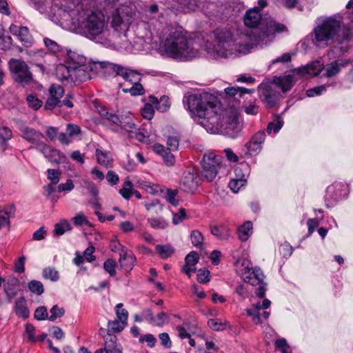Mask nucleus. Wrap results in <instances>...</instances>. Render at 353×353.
I'll use <instances>...</instances> for the list:
<instances>
[{
    "instance_id": "f257e3e1",
    "label": "nucleus",
    "mask_w": 353,
    "mask_h": 353,
    "mask_svg": "<svg viewBox=\"0 0 353 353\" xmlns=\"http://www.w3.org/2000/svg\"><path fill=\"white\" fill-rule=\"evenodd\" d=\"M185 108L192 117L202 119L201 124L207 131L218 133L224 128L225 111L219 98L207 92L183 97Z\"/></svg>"
},
{
    "instance_id": "f03ea898",
    "label": "nucleus",
    "mask_w": 353,
    "mask_h": 353,
    "mask_svg": "<svg viewBox=\"0 0 353 353\" xmlns=\"http://www.w3.org/2000/svg\"><path fill=\"white\" fill-rule=\"evenodd\" d=\"M310 37L313 44L319 48H325L332 43L334 49L345 52L350 48L353 29L341 27L339 21L330 17L315 27Z\"/></svg>"
},
{
    "instance_id": "7ed1b4c3",
    "label": "nucleus",
    "mask_w": 353,
    "mask_h": 353,
    "mask_svg": "<svg viewBox=\"0 0 353 353\" xmlns=\"http://www.w3.org/2000/svg\"><path fill=\"white\" fill-rule=\"evenodd\" d=\"M164 34L163 48L169 57L187 61L199 57V50L181 26L168 27Z\"/></svg>"
},
{
    "instance_id": "20e7f679",
    "label": "nucleus",
    "mask_w": 353,
    "mask_h": 353,
    "mask_svg": "<svg viewBox=\"0 0 353 353\" xmlns=\"http://www.w3.org/2000/svg\"><path fill=\"white\" fill-rule=\"evenodd\" d=\"M247 27L253 28L252 41L256 43H268L272 40L276 32L285 30V26L272 19H262L258 8L248 10L243 18Z\"/></svg>"
},
{
    "instance_id": "39448f33",
    "label": "nucleus",
    "mask_w": 353,
    "mask_h": 353,
    "mask_svg": "<svg viewBox=\"0 0 353 353\" xmlns=\"http://www.w3.org/2000/svg\"><path fill=\"white\" fill-rule=\"evenodd\" d=\"M107 21L101 12H92L81 23L85 37L91 40L101 39L106 29Z\"/></svg>"
},
{
    "instance_id": "423d86ee",
    "label": "nucleus",
    "mask_w": 353,
    "mask_h": 353,
    "mask_svg": "<svg viewBox=\"0 0 353 353\" xmlns=\"http://www.w3.org/2000/svg\"><path fill=\"white\" fill-rule=\"evenodd\" d=\"M214 55L217 57L226 58L232 54L234 41L230 30L227 28H217L214 31Z\"/></svg>"
},
{
    "instance_id": "0eeeda50",
    "label": "nucleus",
    "mask_w": 353,
    "mask_h": 353,
    "mask_svg": "<svg viewBox=\"0 0 353 353\" xmlns=\"http://www.w3.org/2000/svg\"><path fill=\"white\" fill-rule=\"evenodd\" d=\"M8 68L15 82L26 85L33 81V74L24 61L12 58L8 61Z\"/></svg>"
},
{
    "instance_id": "6e6552de",
    "label": "nucleus",
    "mask_w": 353,
    "mask_h": 353,
    "mask_svg": "<svg viewBox=\"0 0 353 353\" xmlns=\"http://www.w3.org/2000/svg\"><path fill=\"white\" fill-rule=\"evenodd\" d=\"M101 68L105 69V72H113L117 76H121L126 81L131 83L140 81L141 79V74L137 70H132L130 68H125L121 65L110 63L108 61H101L98 63Z\"/></svg>"
},
{
    "instance_id": "1a4fd4ad",
    "label": "nucleus",
    "mask_w": 353,
    "mask_h": 353,
    "mask_svg": "<svg viewBox=\"0 0 353 353\" xmlns=\"http://www.w3.org/2000/svg\"><path fill=\"white\" fill-rule=\"evenodd\" d=\"M223 157L213 152L203 157L202 176L208 181H212L216 176L219 170L222 165Z\"/></svg>"
},
{
    "instance_id": "9d476101",
    "label": "nucleus",
    "mask_w": 353,
    "mask_h": 353,
    "mask_svg": "<svg viewBox=\"0 0 353 353\" xmlns=\"http://www.w3.org/2000/svg\"><path fill=\"white\" fill-rule=\"evenodd\" d=\"M259 91L260 98L266 108H272L279 103L281 95L276 88L268 84H261Z\"/></svg>"
},
{
    "instance_id": "9b49d317",
    "label": "nucleus",
    "mask_w": 353,
    "mask_h": 353,
    "mask_svg": "<svg viewBox=\"0 0 353 353\" xmlns=\"http://www.w3.org/2000/svg\"><path fill=\"white\" fill-rule=\"evenodd\" d=\"M345 185L341 183H334L326 189L325 201L326 207L330 208L334 206L345 196Z\"/></svg>"
},
{
    "instance_id": "f8f14e48",
    "label": "nucleus",
    "mask_w": 353,
    "mask_h": 353,
    "mask_svg": "<svg viewBox=\"0 0 353 353\" xmlns=\"http://www.w3.org/2000/svg\"><path fill=\"white\" fill-rule=\"evenodd\" d=\"M100 62H94L92 63L85 64L83 63L79 66L74 67V78L72 82L77 81H86L91 79L90 72L96 70L97 72V69L104 70V68H101L98 63Z\"/></svg>"
},
{
    "instance_id": "ddd939ff",
    "label": "nucleus",
    "mask_w": 353,
    "mask_h": 353,
    "mask_svg": "<svg viewBox=\"0 0 353 353\" xmlns=\"http://www.w3.org/2000/svg\"><path fill=\"white\" fill-rule=\"evenodd\" d=\"M118 126L128 132L130 138L141 142H147L148 137L136 127L132 119L128 117L121 119Z\"/></svg>"
},
{
    "instance_id": "4468645a",
    "label": "nucleus",
    "mask_w": 353,
    "mask_h": 353,
    "mask_svg": "<svg viewBox=\"0 0 353 353\" xmlns=\"http://www.w3.org/2000/svg\"><path fill=\"white\" fill-rule=\"evenodd\" d=\"M38 147L45 157L52 163L59 164L64 163L66 160L65 155L55 148L44 143H38Z\"/></svg>"
},
{
    "instance_id": "2eb2a0df",
    "label": "nucleus",
    "mask_w": 353,
    "mask_h": 353,
    "mask_svg": "<svg viewBox=\"0 0 353 353\" xmlns=\"http://www.w3.org/2000/svg\"><path fill=\"white\" fill-rule=\"evenodd\" d=\"M170 8L176 11L189 13L200 7L197 0H167Z\"/></svg>"
},
{
    "instance_id": "dca6fc26",
    "label": "nucleus",
    "mask_w": 353,
    "mask_h": 353,
    "mask_svg": "<svg viewBox=\"0 0 353 353\" xmlns=\"http://www.w3.org/2000/svg\"><path fill=\"white\" fill-rule=\"evenodd\" d=\"M271 305V301L269 299H265L262 303L260 301L254 304L252 308L246 309V313L248 316L252 317V321L255 325L262 323L260 312L262 309H268Z\"/></svg>"
},
{
    "instance_id": "f3484780",
    "label": "nucleus",
    "mask_w": 353,
    "mask_h": 353,
    "mask_svg": "<svg viewBox=\"0 0 353 353\" xmlns=\"http://www.w3.org/2000/svg\"><path fill=\"white\" fill-rule=\"evenodd\" d=\"M199 179L197 175L188 172L185 173L180 184V188L186 192H193L199 187Z\"/></svg>"
},
{
    "instance_id": "a211bd4d",
    "label": "nucleus",
    "mask_w": 353,
    "mask_h": 353,
    "mask_svg": "<svg viewBox=\"0 0 353 353\" xmlns=\"http://www.w3.org/2000/svg\"><path fill=\"white\" fill-rule=\"evenodd\" d=\"M350 63V60L345 59H338L327 65L325 68V74L327 77H335L339 74L343 68H346Z\"/></svg>"
},
{
    "instance_id": "6ab92c4d",
    "label": "nucleus",
    "mask_w": 353,
    "mask_h": 353,
    "mask_svg": "<svg viewBox=\"0 0 353 353\" xmlns=\"http://www.w3.org/2000/svg\"><path fill=\"white\" fill-rule=\"evenodd\" d=\"M57 79L60 81L72 82L74 78V66L65 62L57 65L55 71Z\"/></svg>"
},
{
    "instance_id": "aec40b11",
    "label": "nucleus",
    "mask_w": 353,
    "mask_h": 353,
    "mask_svg": "<svg viewBox=\"0 0 353 353\" xmlns=\"http://www.w3.org/2000/svg\"><path fill=\"white\" fill-rule=\"evenodd\" d=\"M104 340V347L97 350L94 353H121V350L117 347V338L114 334H108Z\"/></svg>"
},
{
    "instance_id": "412c9836",
    "label": "nucleus",
    "mask_w": 353,
    "mask_h": 353,
    "mask_svg": "<svg viewBox=\"0 0 353 353\" xmlns=\"http://www.w3.org/2000/svg\"><path fill=\"white\" fill-rule=\"evenodd\" d=\"M4 292L8 299L11 302L17 293L20 291V282L16 277L8 279L3 285Z\"/></svg>"
},
{
    "instance_id": "4be33fe9",
    "label": "nucleus",
    "mask_w": 353,
    "mask_h": 353,
    "mask_svg": "<svg viewBox=\"0 0 353 353\" xmlns=\"http://www.w3.org/2000/svg\"><path fill=\"white\" fill-rule=\"evenodd\" d=\"M19 130L21 132V137L29 142L37 143V142L43 137L41 132L34 130V128H29L23 124L19 127Z\"/></svg>"
},
{
    "instance_id": "5701e85b",
    "label": "nucleus",
    "mask_w": 353,
    "mask_h": 353,
    "mask_svg": "<svg viewBox=\"0 0 353 353\" xmlns=\"http://www.w3.org/2000/svg\"><path fill=\"white\" fill-rule=\"evenodd\" d=\"M135 257L133 256L132 252H128L124 249L121 250L119 262L123 269H124L125 271L131 270L135 263Z\"/></svg>"
},
{
    "instance_id": "b1692460",
    "label": "nucleus",
    "mask_w": 353,
    "mask_h": 353,
    "mask_svg": "<svg viewBox=\"0 0 353 353\" xmlns=\"http://www.w3.org/2000/svg\"><path fill=\"white\" fill-rule=\"evenodd\" d=\"M14 312L17 316L23 319H27L29 316L30 312L27 307L26 299L24 296H21L15 301Z\"/></svg>"
},
{
    "instance_id": "393cba45",
    "label": "nucleus",
    "mask_w": 353,
    "mask_h": 353,
    "mask_svg": "<svg viewBox=\"0 0 353 353\" xmlns=\"http://www.w3.org/2000/svg\"><path fill=\"white\" fill-rule=\"evenodd\" d=\"M64 62L71 66H79L86 62V58L75 52L67 50L64 58Z\"/></svg>"
},
{
    "instance_id": "a878e982",
    "label": "nucleus",
    "mask_w": 353,
    "mask_h": 353,
    "mask_svg": "<svg viewBox=\"0 0 353 353\" xmlns=\"http://www.w3.org/2000/svg\"><path fill=\"white\" fill-rule=\"evenodd\" d=\"M318 63L308 64L305 66L296 68L293 70L294 74L299 75L301 77H306L307 75L316 76L319 73V68Z\"/></svg>"
},
{
    "instance_id": "bb28decb",
    "label": "nucleus",
    "mask_w": 353,
    "mask_h": 353,
    "mask_svg": "<svg viewBox=\"0 0 353 353\" xmlns=\"http://www.w3.org/2000/svg\"><path fill=\"white\" fill-rule=\"evenodd\" d=\"M150 102L154 105L157 110L161 112H166L170 107L171 103L168 96L163 95L158 99L156 97L150 96Z\"/></svg>"
},
{
    "instance_id": "cd10ccee",
    "label": "nucleus",
    "mask_w": 353,
    "mask_h": 353,
    "mask_svg": "<svg viewBox=\"0 0 353 353\" xmlns=\"http://www.w3.org/2000/svg\"><path fill=\"white\" fill-rule=\"evenodd\" d=\"M265 276L260 268H254L250 274L244 277V281L246 283H249L252 285H256L258 284H261L264 283L263 279Z\"/></svg>"
},
{
    "instance_id": "c85d7f7f",
    "label": "nucleus",
    "mask_w": 353,
    "mask_h": 353,
    "mask_svg": "<svg viewBox=\"0 0 353 353\" xmlns=\"http://www.w3.org/2000/svg\"><path fill=\"white\" fill-rule=\"evenodd\" d=\"M97 163L105 168L111 167L112 158L110 152L97 148L95 151Z\"/></svg>"
},
{
    "instance_id": "c756f323",
    "label": "nucleus",
    "mask_w": 353,
    "mask_h": 353,
    "mask_svg": "<svg viewBox=\"0 0 353 353\" xmlns=\"http://www.w3.org/2000/svg\"><path fill=\"white\" fill-rule=\"evenodd\" d=\"M275 83L279 86L283 92L289 91L294 84V74H288L274 80Z\"/></svg>"
},
{
    "instance_id": "7c9ffc66",
    "label": "nucleus",
    "mask_w": 353,
    "mask_h": 353,
    "mask_svg": "<svg viewBox=\"0 0 353 353\" xmlns=\"http://www.w3.org/2000/svg\"><path fill=\"white\" fill-rule=\"evenodd\" d=\"M237 273L243 278L248 276L253 268L250 266V262L247 259H242L236 263Z\"/></svg>"
},
{
    "instance_id": "2f4dec72",
    "label": "nucleus",
    "mask_w": 353,
    "mask_h": 353,
    "mask_svg": "<svg viewBox=\"0 0 353 353\" xmlns=\"http://www.w3.org/2000/svg\"><path fill=\"white\" fill-rule=\"evenodd\" d=\"M210 232L219 239H227L230 235V230L225 225H210Z\"/></svg>"
},
{
    "instance_id": "473e14b6",
    "label": "nucleus",
    "mask_w": 353,
    "mask_h": 353,
    "mask_svg": "<svg viewBox=\"0 0 353 353\" xmlns=\"http://www.w3.org/2000/svg\"><path fill=\"white\" fill-rule=\"evenodd\" d=\"M155 250L161 258L168 259L172 255L174 248L170 244H159L156 246Z\"/></svg>"
},
{
    "instance_id": "72a5a7b5",
    "label": "nucleus",
    "mask_w": 353,
    "mask_h": 353,
    "mask_svg": "<svg viewBox=\"0 0 353 353\" xmlns=\"http://www.w3.org/2000/svg\"><path fill=\"white\" fill-rule=\"evenodd\" d=\"M252 229V223L251 221H247L242 225H241L238 229V236L239 238L242 241H245L248 239L251 230Z\"/></svg>"
},
{
    "instance_id": "f704fd0d",
    "label": "nucleus",
    "mask_w": 353,
    "mask_h": 353,
    "mask_svg": "<svg viewBox=\"0 0 353 353\" xmlns=\"http://www.w3.org/2000/svg\"><path fill=\"white\" fill-rule=\"evenodd\" d=\"M190 237L191 242L194 247H196L200 250H203L204 248V247H203L204 237H203L202 233L199 230H194L192 231Z\"/></svg>"
},
{
    "instance_id": "c9c22d12",
    "label": "nucleus",
    "mask_w": 353,
    "mask_h": 353,
    "mask_svg": "<svg viewBox=\"0 0 353 353\" xmlns=\"http://www.w3.org/2000/svg\"><path fill=\"white\" fill-rule=\"evenodd\" d=\"M17 36L24 46L29 47L31 46L32 38L29 34L28 28L20 27L18 30Z\"/></svg>"
},
{
    "instance_id": "e433bc0d",
    "label": "nucleus",
    "mask_w": 353,
    "mask_h": 353,
    "mask_svg": "<svg viewBox=\"0 0 353 353\" xmlns=\"http://www.w3.org/2000/svg\"><path fill=\"white\" fill-rule=\"evenodd\" d=\"M148 222L152 228L156 230H164L168 226V222L162 217L149 218Z\"/></svg>"
},
{
    "instance_id": "4c0bfd02",
    "label": "nucleus",
    "mask_w": 353,
    "mask_h": 353,
    "mask_svg": "<svg viewBox=\"0 0 353 353\" xmlns=\"http://www.w3.org/2000/svg\"><path fill=\"white\" fill-rule=\"evenodd\" d=\"M229 323L226 321H223L221 319H210L208 321V326L214 331L224 330Z\"/></svg>"
},
{
    "instance_id": "58836bf2",
    "label": "nucleus",
    "mask_w": 353,
    "mask_h": 353,
    "mask_svg": "<svg viewBox=\"0 0 353 353\" xmlns=\"http://www.w3.org/2000/svg\"><path fill=\"white\" fill-rule=\"evenodd\" d=\"M71 230L72 227L70 223L67 220H63L55 224L53 232L55 235L61 236L66 231H70Z\"/></svg>"
},
{
    "instance_id": "ea45409f",
    "label": "nucleus",
    "mask_w": 353,
    "mask_h": 353,
    "mask_svg": "<svg viewBox=\"0 0 353 353\" xmlns=\"http://www.w3.org/2000/svg\"><path fill=\"white\" fill-rule=\"evenodd\" d=\"M29 290L37 295H41L44 292L43 285L41 281L32 280L28 283Z\"/></svg>"
},
{
    "instance_id": "a19ab883",
    "label": "nucleus",
    "mask_w": 353,
    "mask_h": 353,
    "mask_svg": "<svg viewBox=\"0 0 353 353\" xmlns=\"http://www.w3.org/2000/svg\"><path fill=\"white\" fill-rule=\"evenodd\" d=\"M132 86L130 88H123V92L127 93L129 92L132 96L142 95L145 90L143 85L139 83V81L132 83Z\"/></svg>"
},
{
    "instance_id": "79ce46f5",
    "label": "nucleus",
    "mask_w": 353,
    "mask_h": 353,
    "mask_svg": "<svg viewBox=\"0 0 353 353\" xmlns=\"http://www.w3.org/2000/svg\"><path fill=\"white\" fill-rule=\"evenodd\" d=\"M126 325H127V323H125L117 319L114 321H109L108 322V332H120L124 329V327H125ZM108 334H110V333H108Z\"/></svg>"
},
{
    "instance_id": "37998d69",
    "label": "nucleus",
    "mask_w": 353,
    "mask_h": 353,
    "mask_svg": "<svg viewBox=\"0 0 353 353\" xmlns=\"http://www.w3.org/2000/svg\"><path fill=\"white\" fill-rule=\"evenodd\" d=\"M133 183L130 181H125L123 184V188L119 190V193L125 199H129L132 195Z\"/></svg>"
},
{
    "instance_id": "c03bdc74",
    "label": "nucleus",
    "mask_w": 353,
    "mask_h": 353,
    "mask_svg": "<svg viewBox=\"0 0 353 353\" xmlns=\"http://www.w3.org/2000/svg\"><path fill=\"white\" fill-rule=\"evenodd\" d=\"M246 183V179L244 178L232 179L228 184L230 190L234 192H238L241 187L244 186Z\"/></svg>"
},
{
    "instance_id": "a18cd8bd",
    "label": "nucleus",
    "mask_w": 353,
    "mask_h": 353,
    "mask_svg": "<svg viewBox=\"0 0 353 353\" xmlns=\"http://www.w3.org/2000/svg\"><path fill=\"white\" fill-rule=\"evenodd\" d=\"M261 145L262 144L251 139L245 145L248 150L247 153L250 156L259 153L261 150Z\"/></svg>"
},
{
    "instance_id": "49530a36",
    "label": "nucleus",
    "mask_w": 353,
    "mask_h": 353,
    "mask_svg": "<svg viewBox=\"0 0 353 353\" xmlns=\"http://www.w3.org/2000/svg\"><path fill=\"white\" fill-rule=\"evenodd\" d=\"M42 274L45 279H50L52 281H57L59 279L58 271L53 268H46L43 269Z\"/></svg>"
},
{
    "instance_id": "de8ad7c7",
    "label": "nucleus",
    "mask_w": 353,
    "mask_h": 353,
    "mask_svg": "<svg viewBox=\"0 0 353 353\" xmlns=\"http://www.w3.org/2000/svg\"><path fill=\"white\" fill-rule=\"evenodd\" d=\"M61 172L57 169H48L47 170V178L53 184H57L61 179Z\"/></svg>"
},
{
    "instance_id": "09e8293b",
    "label": "nucleus",
    "mask_w": 353,
    "mask_h": 353,
    "mask_svg": "<svg viewBox=\"0 0 353 353\" xmlns=\"http://www.w3.org/2000/svg\"><path fill=\"white\" fill-rule=\"evenodd\" d=\"M43 42L46 47L49 50L50 52L57 54L61 51V46L54 41L49 38H45L43 39Z\"/></svg>"
},
{
    "instance_id": "8fccbe9b",
    "label": "nucleus",
    "mask_w": 353,
    "mask_h": 353,
    "mask_svg": "<svg viewBox=\"0 0 353 353\" xmlns=\"http://www.w3.org/2000/svg\"><path fill=\"white\" fill-rule=\"evenodd\" d=\"M50 95L59 100L64 94V90L62 86L57 84H52L49 89Z\"/></svg>"
},
{
    "instance_id": "3c124183",
    "label": "nucleus",
    "mask_w": 353,
    "mask_h": 353,
    "mask_svg": "<svg viewBox=\"0 0 353 353\" xmlns=\"http://www.w3.org/2000/svg\"><path fill=\"white\" fill-rule=\"evenodd\" d=\"M283 121L280 118H276L274 121L269 123L267 127V132L270 134L272 132L277 133L283 126Z\"/></svg>"
},
{
    "instance_id": "603ef678",
    "label": "nucleus",
    "mask_w": 353,
    "mask_h": 353,
    "mask_svg": "<svg viewBox=\"0 0 353 353\" xmlns=\"http://www.w3.org/2000/svg\"><path fill=\"white\" fill-rule=\"evenodd\" d=\"M123 303H120L116 305L117 319L127 323L128 312L125 309L122 308Z\"/></svg>"
},
{
    "instance_id": "864d4df0",
    "label": "nucleus",
    "mask_w": 353,
    "mask_h": 353,
    "mask_svg": "<svg viewBox=\"0 0 353 353\" xmlns=\"http://www.w3.org/2000/svg\"><path fill=\"white\" fill-rule=\"evenodd\" d=\"M50 316H48V320L54 321L57 318L63 316L65 310L63 307H59L57 305H55L50 309Z\"/></svg>"
},
{
    "instance_id": "5fc2aeb1",
    "label": "nucleus",
    "mask_w": 353,
    "mask_h": 353,
    "mask_svg": "<svg viewBox=\"0 0 353 353\" xmlns=\"http://www.w3.org/2000/svg\"><path fill=\"white\" fill-rule=\"evenodd\" d=\"M154 110L151 103H145L141 109V115L144 119L150 120L153 118Z\"/></svg>"
},
{
    "instance_id": "6e6d98bb",
    "label": "nucleus",
    "mask_w": 353,
    "mask_h": 353,
    "mask_svg": "<svg viewBox=\"0 0 353 353\" xmlns=\"http://www.w3.org/2000/svg\"><path fill=\"white\" fill-rule=\"evenodd\" d=\"M104 270L109 273L110 276L116 275V262L114 260L108 259L103 263Z\"/></svg>"
},
{
    "instance_id": "4d7b16f0",
    "label": "nucleus",
    "mask_w": 353,
    "mask_h": 353,
    "mask_svg": "<svg viewBox=\"0 0 353 353\" xmlns=\"http://www.w3.org/2000/svg\"><path fill=\"white\" fill-rule=\"evenodd\" d=\"M26 101L28 102V105L34 110H38L39 108H40L43 103L42 101L39 99L33 94L28 95Z\"/></svg>"
},
{
    "instance_id": "13d9d810",
    "label": "nucleus",
    "mask_w": 353,
    "mask_h": 353,
    "mask_svg": "<svg viewBox=\"0 0 353 353\" xmlns=\"http://www.w3.org/2000/svg\"><path fill=\"white\" fill-rule=\"evenodd\" d=\"M34 316L39 321L48 319L47 308L45 306H40L35 310Z\"/></svg>"
},
{
    "instance_id": "bf43d9fd",
    "label": "nucleus",
    "mask_w": 353,
    "mask_h": 353,
    "mask_svg": "<svg viewBox=\"0 0 353 353\" xmlns=\"http://www.w3.org/2000/svg\"><path fill=\"white\" fill-rule=\"evenodd\" d=\"M279 252L283 257L288 258L292 255L293 248L288 243H284L280 245Z\"/></svg>"
},
{
    "instance_id": "052dcab7",
    "label": "nucleus",
    "mask_w": 353,
    "mask_h": 353,
    "mask_svg": "<svg viewBox=\"0 0 353 353\" xmlns=\"http://www.w3.org/2000/svg\"><path fill=\"white\" fill-rule=\"evenodd\" d=\"M55 107H61V100L50 96L46 102L45 108L52 110Z\"/></svg>"
},
{
    "instance_id": "680f3d73",
    "label": "nucleus",
    "mask_w": 353,
    "mask_h": 353,
    "mask_svg": "<svg viewBox=\"0 0 353 353\" xmlns=\"http://www.w3.org/2000/svg\"><path fill=\"white\" fill-rule=\"evenodd\" d=\"M178 194L177 190L168 189L165 194L166 200L172 205L176 206L178 205V201L175 199V196Z\"/></svg>"
},
{
    "instance_id": "e2e57ef3",
    "label": "nucleus",
    "mask_w": 353,
    "mask_h": 353,
    "mask_svg": "<svg viewBox=\"0 0 353 353\" xmlns=\"http://www.w3.org/2000/svg\"><path fill=\"white\" fill-rule=\"evenodd\" d=\"M325 85L316 86L313 88H310L306 91V94L309 97H313L315 96L321 95L323 92H325Z\"/></svg>"
},
{
    "instance_id": "0e129e2a",
    "label": "nucleus",
    "mask_w": 353,
    "mask_h": 353,
    "mask_svg": "<svg viewBox=\"0 0 353 353\" xmlns=\"http://www.w3.org/2000/svg\"><path fill=\"white\" fill-rule=\"evenodd\" d=\"M72 221L76 226L88 225L89 221L85 218L82 212H79L72 218Z\"/></svg>"
},
{
    "instance_id": "69168bd1",
    "label": "nucleus",
    "mask_w": 353,
    "mask_h": 353,
    "mask_svg": "<svg viewBox=\"0 0 353 353\" xmlns=\"http://www.w3.org/2000/svg\"><path fill=\"white\" fill-rule=\"evenodd\" d=\"M185 264L188 265L194 266L199 261L198 253L192 251L185 256Z\"/></svg>"
},
{
    "instance_id": "338daca9",
    "label": "nucleus",
    "mask_w": 353,
    "mask_h": 353,
    "mask_svg": "<svg viewBox=\"0 0 353 353\" xmlns=\"http://www.w3.org/2000/svg\"><path fill=\"white\" fill-rule=\"evenodd\" d=\"M123 19L118 12L112 14L111 25L115 30H119L123 23Z\"/></svg>"
},
{
    "instance_id": "774afa93",
    "label": "nucleus",
    "mask_w": 353,
    "mask_h": 353,
    "mask_svg": "<svg viewBox=\"0 0 353 353\" xmlns=\"http://www.w3.org/2000/svg\"><path fill=\"white\" fill-rule=\"evenodd\" d=\"M197 281L205 283L210 281V271L206 269H200L197 274Z\"/></svg>"
}]
</instances>
